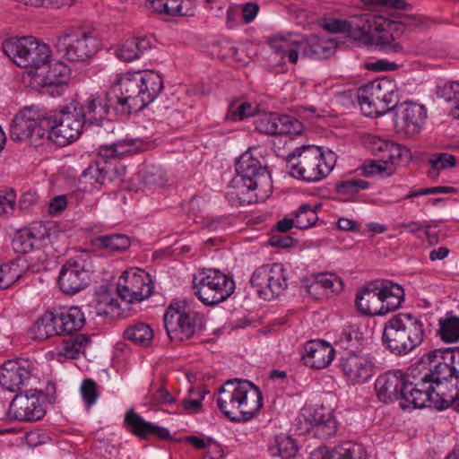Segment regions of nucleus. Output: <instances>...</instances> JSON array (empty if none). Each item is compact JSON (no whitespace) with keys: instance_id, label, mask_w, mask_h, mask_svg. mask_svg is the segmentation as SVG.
Listing matches in <instances>:
<instances>
[{"instance_id":"2","label":"nucleus","mask_w":459,"mask_h":459,"mask_svg":"<svg viewBox=\"0 0 459 459\" xmlns=\"http://www.w3.org/2000/svg\"><path fill=\"white\" fill-rule=\"evenodd\" d=\"M435 363L432 358H429V352L424 354L420 360L412 364L408 372L412 371L419 377V384L416 390L405 392L404 402H400L402 408H433L443 411L449 408L459 398V387L455 393L446 394L443 389L442 377L437 378L434 371Z\"/></svg>"},{"instance_id":"8","label":"nucleus","mask_w":459,"mask_h":459,"mask_svg":"<svg viewBox=\"0 0 459 459\" xmlns=\"http://www.w3.org/2000/svg\"><path fill=\"white\" fill-rule=\"evenodd\" d=\"M356 97L363 114L380 117L392 110L398 102L396 84L385 76L368 82L357 90Z\"/></svg>"},{"instance_id":"49","label":"nucleus","mask_w":459,"mask_h":459,"mask_svg":"<svg viewBox=\"0 0 459 459\" xmlns=\"http://www.w3.org/2000/svg\"><path fill=\"white\" fill-rule=\"evenodd\" d=\"M257 108L251 103L243 101L230 105L227 113V119L241 121L255 115Z\"/></svg>"},{"instance_id":"56","label":"nucleus","mask_w":459,"mask_h":459,"mask_svg":"<svg viewBox=\"0 0 459 459\" xmlns=\"http://www.w3.org/2000/svg\"><path fill=\"white\" fill-rule=\"evenodd\" d=\"M456 189L453 186H434L420 188L419 190L411 191L407 195V199H411L425 195H436V194H453L455 193Z\"/></svg>"},{"instance_id":"16","label":"nucleus","mask_w":459,"mask_h":459,"mask_svg":"<svg viewBox=\"0 0 459 459\" xmlns=\"http://www.w3.org/2000/svg\"><path fill=\"white\" fill-rule=\"evenodd\" d=\"M46 112L36 106L24 107L13 117L10 126V137L20 142L26 139L47 138V128L42 126Z\"/></svg>"},{"instance_id":"38","label":"nucleus","mask_w":459,"mask_h":459,"mask_svg":"<svg viewBox=\"0 0 459 459\" xmlns=\"http://www.w3.org/2000/svg\"><path fill=\"white\" fill-rule=\"evenodd\" d=\"M34 338L43 341L54 335H60L56 312H46L34 324Z\"/></svg>"},{"instance_id":"44","label":"nucleus","mask_w":459,"mask_h":459,"mask_svg":"<svg viewBox=\"0 0 459 459\" xmlns=\"http://www.w3.org/2000/svg\"><path fill=\"white\" fill-rule=\"evenodd\" d=\"M316 208V207H313L308 204H301L299 208L292 213V216L296 220V228L306 230L315 225L318 220Z\"/></svg>"},{"instance_id":"35","label":"nucleus","mask_w":459,"mask_h":459,"mask_svg":"<svg viewBox=\"0 0 459 459\" xmlns=\"http://www.w3.org/2000/svg\"><path fill=\"white\" fill-rule=\"evenodd\" d=\"M268 452L272 456L281 459H292L297 455L298 446L293 438L284 434L275 436L268 445Z\"/></svg>"},{"instance_id":"32","label":"nucleus","mask_w":459,"mask_h":459,"mask_svg":"<svg viewBox=\"0 0 459 459\" xmlns=\"http://www.w3.org/2000/svg\"><path fill=\"white\" fill-rule=\"evenodd\" d=\"M69 69L62 61H56L50 58L46 64V68L34 71L33 82L41 87L59 86L65 83V76Z\"/></svg>"},{"instance_id":"51","label":"nucleus","mask_w":459,"mask_h":459,"mask_svg":"<svg viewBox=\"0 0 459 459\" xmlns=\"http://www.w3.org/2000/svg\"><path fill=\"white\" fill-rule=\"evenodd\" d=\"M35 247H38L37 245L24 229L15 234L13 240V248L15 253L24 255L32 251Z\"/></svg>"},{"instance_id":"25","label":"nucleus","mask_w":459,"mask_h":459,"mask_svg":"<svg viewBox=\"0 0 459 459\" xmlns=\"http://www.w3.org/2000/svg\"><path fill=\"white\" fill-rule=\"evenodd\" d=\"M314 436L320 439L333 437L338 430V421L332 408L320 405L315 407L307 418Z\"/></svg>"},{"instance_id":"1","label":"nucleus","mask_w":459,"mask_h":459,"mask_svg":"<svg viewBox=\"0 0 459 459\" xmlns=\"http://www.w3.org/2000/svg\"><path fill=\"white\" fill-rule=\"evenodd\" d=\"M163 90V79L152 70L127 72L121 74L110 87L111 100L116 101L120 112L143 110Z\"/></svg>"},{"instance_id":"18","label":"nucleus","mask_w":459,"mask_h":459,"mask_svg":"<svg viewBox=\"0 0 459 459\" xmlns=\"http://www.w3.org/2000/svg\"><path fill=\"white\" fill-rule=\"evenodd\" d=\"M42 391L30 389L19 392L9 406L10 417L20 421L39 420L46 414Z\"/></svg>"},{"instance_id":"3","label":"nucleus","mask_w":459,"mask_h":459,"mask_svg":"<svg viewBox=\"0 0 459 459\" xmlns=\"http://www.w3.org/2000/svg\"><path fill=\"white\" fill-rule=\"evenodd\" d=\"M260 389L248 380L226 381L219 389L217 404L231 421L245 422L255 417L263 406Z\"/></svg>"},{"instance_id":"33","label":"nucleus","mask_w":459,"mask_h":459,"mask_svg":"<svg viewBox=\"0 0 459 459\" xmlns=\"http://www.w3.org/2000/svg\"><path fill=\"white\" fill-rule=\"evenodd\" d=\"M60 335H72L81 330L85 324V312L78 307L60 308L56 311Z\"/></svg>"},{"instance_id":"50","label":"nucleus","mask_w":459,"mask_h":459,"mask_svg":"<svg viewBox=\"0 0 459 459\" xmlns=\"http://www.w3.org/2000/svg\"><path fill=\"white\" fill-rule=\"evenodd\" d=\"M437 95L446 102L453 103L455 108L459 110V82H447L443 85H437Z\"/></svg>"},{"instance_id":"34","label":"nucleus","mask_w":459,"mask_h":459,"mask_svg":"<svg viewBox=\"0 0 459 459\" xmlns=\"http://www.w3.org/2000/svg\"><path fill=\"white\" fill-rule=\"evenodd\" d=\"M151 40L145 37H136L126 40L123 45L116 50V56L124 62H131L151 48Z\"/></svg>"},{"instance_id":"26","label":"nucleus","mask_w":459,"mask_h":459,"mask_svg":"<svg viewBox=\"0 0 459 459\" xmlns=\"http://www.w3.org/2000/svg\"><path fill=\"white\" fill-rule=\"evenodd\" d=\"M435 363V373L443 381L455 378L459 382V347L434 350L429 352Z\"/></svg>"},{"instance_id":"45","label":"nucleus","mask_w":459,"mask_h":459,"mask_svg":"<svg viewBox=\"0 0 459 459\" xmlns=\"http://www.w3.org/2000/svg\"><path fill=\"white\" fill-rule=\"evenodd\" d=\"M351 37L353 39H367L372 30L371 17L368 14L359 15L348 21Z\"/></svg>"},{"instance_id":"23","label":"nucleus","mask_w":459,"mask_h":459,"mask_svg":"<svg viewBox=\"0 0 459 459\" xmlns=\"http://www.w3.org/2000/svg\"><path fill=\"white\" fill-rule=\"evenodd\" d=\"M109 91L105 97L91 95L84 104L78 109L83 125L100 126L107 118L110 108L120 111L116 101L111 100Z\"/></svg>"},{"instance_id":"57","label":"nucleus","mask_w":459,"mask_h":459,"mask_svg":"<svg viewBox=\"0 0 459 459\" xmlns=\"http://www.w3.org/2000/svg\"><path fill=\"white\" fill-rule=\"evenodd\" d=\"M100 172L101 174L99 178L100 185H104L108 182H112L116 179H118L119 178L117 168L109 162H102Z\"/></svg>"},{"instance_id":"31","label":"nucleus","mask_w":459,"mask_h":459,"mask_svg":"<svg viewBox=\"0 0 459 459\" xmlns=\"http://www.w3.org/2000/svg\"><path fill=\"white\" fill-rule=\"evenodd\" d=\"M125 421L130 428V431L143 439H147L151 436H155L165 440L171 438L170 432L168 429L146 421L132 409L126 412Z\"/></svg>"},{"instance_id":"41","label":"nucleus","mask_w":459,"mask_h":459,"mask_svg":"<svg viewBox=\"0 0 459 459\" xmlns=\"http://www.w3.org/2000/svg\"><path fill=\"white\" fill-rule=\"evenodd\" d=\"M437 333L445 342L459 341V316L447 313L445 317L438 320Z\"/></svg>"},{"instance_id":"11","label":"nucleus","mask_w":459,"mask_h":459,"mask_svg":"<svg viewBox=\"0 0 459 459\" xmlns=\"http://www.w3.org/2000/svg\"><path fill=\"white\" fill-rule=\"evenodd\" d=\"M42 126L47 128V139L59 146L75 141L84 126L75 106L65 107L59 111L46 112Z\"/></svg>"},{"instance_id":"42","label":"nucleus","mask_w":459,"mask_h":459,"mask_svg":"<svg viewBox=\"0 0 459 459\" xmlns=\"http://www.w3.org/2000/svg\"><path fill=\"white\" fill-rule=\"evenodd\" d=\"M138 179L148 188L163 186L167 182L166 173L152 165L144 167L138 173Z\"/></svg>"},{"instance_id":"17","label":"nucleus","mask_w":459,"mask_h":459,"mask_svg":"<svg viewBox=\"0 0 459 459\" xmlns=\"http://www.w3.org/2000/svg\"><path fill=\"white\" fill-rule=\"evenodd\" d=\"M250 282L260 298L271 300L279 296L287 287L284 268L281 263L264 264L253 273Z\"/></svg>"},{"instance_id":"5","label":"nucleus","mask_w":459,"mask_h":459,"mask_svg":"<svg viewBox=\"0 0 459 459\" xmlns=\"http://www.w3.org/2000/svg\"><path fill=\"white\" fill-rule=\"evenodd\" d=\"M404 300V290L387 280H376L363 287L356 296L358 310L366 316H384L399 308Z\"/></svg>"},{"instance_id":"62","label":"nucleus","mask_w":459,"mask_h":459,"mask_svg":"<svg viewBox=\"0 0 459 459\" xmlns=\"http://www.w3.org/2000/svg\"><path fill=\"white\" fill-rule=\"evenodd\" d=\"M170 16H194L195 8H186L184 0H169Z\"/></svg>"},{"instance_id":"59","label":"nucleus","mask_w":459,"mask_h":459,"mask_svg":"<svg viewBox=\"0 0 459 459\" xmlns=\"http://www.w3.org/2000/svg\"><path fill=\"white\" fill-rule=\"evenodd\" d=\"M268 242L272 247L287 248L293 245L294 238L286 233L273 231Z\"/></svg>"},{"instance_id":"52","label":"nucleus","mask_w":459,"mask_h":459,"mask_svg":"<svg viewBox=\"0 0 459 459\" xmlns=\"http://www.w3.org/2000/svg\"><path fill=\"white\" fill-rule=\"evenodd\" d=\"M80 392L84 403L89 408L95 404L97 399L100 396L97 384L91 378H86L82 382Z\"/></svg>"},{"instance_id":"19","label":"nucleus","mask_w":459,"mask_h":459,"mask_svg":"<svg viewBox=\"0 0 459 459\" xmlns=\"http://www.w3.org/2000/svg\"><path fill=\"white\" fill-rule=\"evenodd\" d=\"M93 271L91 260H67L58 277L60 290L68 295L82 290L89 284Z\"/></svg>"},{"instance_id":"58","label":"nucleus","mask_w":459,"mask_h":459,"mask_svg":"<svg viewBox=\"0 0 459 459\" xmlns=\"http://www.w3.org/2000/svg\"><path fill=\"white\" fill-rule=\"evenodd\" d=\"M15 193L11 190L5 195H0V215H10L14 211L15 205Z\"/></svg>"},{"instance_id":"46","label":"nucleus","mask_w":459,"mask_h":459,"mask_svg":"<svg viewBox=\"0 0 459 459\" xmlns=\"http://www.w3.org/2000/svg\"><path fill=\"white\" fill-rule=\"evenodd\" d=\"M456 159L454 155L440 152L433 154L429 160L431 169L429 170V176L431 178H437L439 175L440 169H446L455 166Z\"/></svg>"},{"instance_id":"40","label":"nucleus","mask_w":459,"mask_h":459,"mask_svg":"<svg viewBox=\"0 0 459 459\" xmlns=\"http://www.w3.org/2000/svg\"><path fill=\"white\" fill-rule=\"evenodd\" d=\"M117 301L108 292L98 294L94 299L84 306V312L92 319L97 316H106L109 314V307H117Z\"/></svg>"},{"instance_id":"9","label":"nucleus","mask_w":459,"mask_h":459,"mask_svg":"<svg viewBox=\"0 0 459 459\" xmlns=\"http://www.w3.org/2000/svg\"><path fill=\"white\" fill-rule=\"evenodd\" d=\"M56 52L71 62L85 63L98 52L100 40L86 26H71L64 30L55 44Z\"/></svg>"},{"instance_id":"61","label":"nucleus","mask_w":459,"mask_h":459,"mask_svg":"<svg viewBox=\"0 0 459 459\" xmlns=\"http://www.w3.org/2000/svg\"><path fill=\"white\" fill-rule=\"evenodd\" d=\"M174 402V397L164 387H160L150 396V403L153 405L171 404Z\"/></svg>"},{"instance_id":"12","label":"nucleus","mask_w":459,"mask_h":459,"mask_svg":"<svg viewBox=\"0 0 459 459\" xmlns=\"http://www.w3.org/2000/svg\"><path fill=\"white\" fill-rule=\"evenodd\" d=\"M195 295L206 306L228 299L235 290L233 279L218 269H209L194 278Z\"/></svg>"},{"instance_id":"10","label":"nucleus","mask_w":459,"mask_h":459,"mask_svg":"<svg viewBox=\"0 0 459 459\" xmlns=\"http://www.w3.org/2000/svg\"><path fill=\"white\" fill-rule=\"evenodd\" d=\"M3 51L18 66L29 69L32 79L34 71L46 68L51 56L49 46L33 37L7 39L3 43Z\"/></svg>"},{"instance_id":"15","label":"nucleus","mask_w":459,"mask_h":459,"mask_svg":"<svg viewBox=\"0 0 459 459\" xmlns=\"http://www.w3.org/2000/svg\"><path fill=\"white\" fill-rule=\"evenodd\" d=\"M36 362L28 358L8 359L0 368V385L10 392H21L38 379Z\"/></svg>"},{"instance_id":"55","label":"nucleus","mask_w":459,"mask_h":459,"mask_svg":"<svg viewBox=\"0 0 459 459\" xmlns=\"http://www.w3.org/2000/svg\"><path fill=\"white\" fill-rule=\"evenodd\" d=\"M349 22L347 20L325 19L321 27L331 33H347L351 37Z\"/></svg>"},{"instance_id":"54","label":"nucleus","mask_w":459,"mask_h":459,"mask_svg":"<svg viewBox=\"0 0 459 459\" xmlns=\"http://www.w3.org/2000/svg\"><path fill=\"white\" fill-rule=\"evenodd\" d=\"M33 242L39 247L43 240L50 236V230L41 222H34L28 229H24Z\"/></svg>"},{"instance_id":"30","label":"nucleus","mask_w":459,"mask_h":459,"mask_svg":"<svg viewBox=\"0 0 459 459\" xmlns=\"http://www.w3.org/2000/svg\"><path fill=\"white\" fill-rule=\"evenodd\" d=\"M306 354L302 359L305 365L321 369L326 368L333 359L334 349L325 341L314 340L306 343Z\"/></svg>"},{"instance_id":"47","label":"nucleus","mask_w":459,"mask_h":459,"mask_svg":"<svg viewBox=\"0 0 459 459\" xmlns=\"http://www.w3.org/2000/svg\"><path fill=\"white\" fill-rule=\"evenodd\" d=\"M17 260H10L0 266V289L5 290L13 285L20 277Z\"/></svg>"},{"instance_id":"21","label":"nucleus","mask_w":459,"mask_h":459,"mask_svg":"<svg viewBox=\"0 0 459 459\" xmlns=\"http://www.w3.org/2000/svg\"><path fill=\"white\" fill-rule=\"evenodd\" d=\"M254 125L257 132L268 135H297L303 131L302 123L296 117L273 112L257 115Z\"/></svg>"},{"instance_id":"24","label":"nucleus","mask_w":459,"mask_h":459,"mask_svg":"<svg viewBox=\"0 0 459 459\" xmlns=\"http://www.w3.org/2000/svg\"><path fill=\"white\" fill-rule=\"evenodd\" d=\"M340 368L352 384L367 382L374 371L373 363L368 356L353 351H348L341 358Z\"/></svg>"},{"instance_id":"22","label":"nucleus","mask_w":459,"mask_h":459,"mask_svg":"<svg viewBox=\"0 0 459 459\" xmlns=\"http://www.w3.org/2000/svg\"><path fill=\"white\" fill-rule=\"evenodd\" d=\"M395 110V125L407 135L418 134L425 124L427 109L423 105L404 102L393 108Z\"/></svg>"},{"instance_id":"60","label":"nucleus","mask_w":459,"mask_h":459,"mask_svg":"<svg viewBox=\"0 0 459 459\" xmlns=\"http://www.w3.org/2000/svg\"><path fill=\"white\" fill-rule=\"evenodd\" d=\"M101 161L91 162L82 173L81 177L91 180V184H99V178L101 174Z\"/></svg>"},{"instance_id":"37","label":"nucleus","mask_w":459,"mask_h":459,"mask_svg":"<svg viewBox=\"0 0 459 459\" xmlns=\"http://www.w3.org/2000/svg\"><path fill=\"white\" fill-rule=\"evenodd\" d=\"M316 459H365L361 446L344 442L336 446L326 456L322 452L314 455Z\"/></svg>"},{"instance_id":"29","label":"nucleus","mask_w":459,"mask_h":459,"mask_svg":"<svg viewBox=\"0 0 459 459\" xmlns=\"http://www.w3.org/2000/svg\"><path fill=\"white\" fill-rule=\"evenodd\" d=\"M301 40L302 34L275 35L269 39V46L281 58H287L290 64H297L299 57H303Z\"/></svg>"},{"instance_id":"20","label":"nucleus","mask_w":459,"mask_h":459,"mask_svg":"<svg viewBox=\"0 0 459 459\" xmlns=\"http://www.w3.org/2000/svg\"><path fill=\"white\" fill-rule=\"evenodd\" d=\"M152 290L149 275L137 268L124 272L117 286L118 296L127 303L143 301L151 296Z\"/></svg>"},{"instance_id":"14","label":"nucleus","mask_w":459,"mask_h":459,"mask_svg":"<svg viewBox=\"0 0 459 459\" xmlns=\"http://www.w3.org/2000/svg\"><path fill=\"white\" fill-rule=\"evenodd\" d=\"M420 378V376H415L413 370L407 373L402 370L388 371L379 376L375 382L377 396L385 403L396 400L404 402L405 392L415 391Z\"/></svg>"},{"instance_id":"39","label":"nucleus","mask_w":459,"mask_h":459,"mask_svg":"<svg viewBox=\"0 0 459 459\" xmlns=\"http://www.w3.org/2000/svg\"><path fill=\"white\" fill-rule=\"evenodd\" d=\"M124 338L136 345L148 346L153 339V330L146 323L138 322L125 330Z\"/></svg>"},{"instance_id":"13","label":"nucleus","mask_w":459,"mask_h":459,"mask_svg":"<svg viewBox=\"0 0 459 459\" xmlns=\"http://www.w3.org/2000/svg\"><path fill=\"white\" fill-rule=\"evenodd\" d=\"M170 305L164 315V327L172 342L190 339L196 332L204 328V316L184 306Z\"/></svg>"},{"instance_id":"53","label":"nucleus","mask_w":459,"mask_h":459,"mask_svg":"<svg viewBox=\"0 0 459 459\" xmlns=\"http://www.w3.org/2000/svg\"><path fill=\"white\" fill-rule=\"evenodd\" d=\"M395 162L392 161H382L381 159H379L377 161H372L370 164L364 166L363 168V173L366 176H372V175H384L390 176L394 171V165Z\"/></svg>"},{"instance_id":"64","label":"nucleus","mask_w":459,"mask_h":459,"mask_svg":"<svg viewBox=\"0 0 459 459\" xmlns=\"http://www.w3.org/2000/svg\"><path fill=\"white\" fill-rule=\"evenodd\" d=\"M239 7L238 5H231L226 12V27L229 30H233L239 25Z\"/></svg>"},{"instance_id":"6","label":"nucleus","mask_w":459,"mask_h":459,"mask_svg":"<svg viewBox=\"0 0 459 459\" xmlns=\"http://www.w3.org/2000/svg\"><path fill=\"white\" fill-rule=\"evenodd\" d=\"M235 170L237 175L232 180L233 186L238 188V194L249 195L243 202H255L257 194L254 192L271 186L266 165L257 149H248L242 153L235 163Z\"/></svg>"},{"instance_id":"48","label":"nucleus","mask_w":459,"mask_h":459,"mask_svg":"<svg viewBox=\"0 0 459 459\" xmlns=\"http://www.w3.org/2000/svg\"><path fill=\"white\" fill-rule=\"evenodd\" d=\"M369 184L368 181L360 179L349 178L342 180L338 181L335 184V191L339 195H352L357 194L360 190H364L368 188Z\"/></svg>"},{"instance_id":"27","label":"nucleus","mask_w":459,"mask_h":459,"mask_svg":"<svg viewBox=\"0 0 459 459\" xmlns=\"http://www.w3.org/2000/svg\"><path fill=\"white\" fill-rule=\"evenodd\" d=\"M301 47H303L304 58L324 60L334 55L338 42L333 38L315 34L307 37L302 35Z\"/></svg>"},{"instance_id":"36","label":"nucleus","mask_w":459,"mask_h":459,"mask_svg":"<svg viewBox=\"0 0 459 459\" xmlns=\"http://www.w3.org/2000/svg\"><path fill=\"white\" fill-rule=\"evenodd\" d=\"M89 341V337L85 334L70 335L59 346L56 347L55 353L57 357L75 359L80 353L83 352Z\"/></svg>"},{"instance_id":"7","label":"nucleus","mask_w":459,"mask_h":459,"mask_svg":"<svg viewBox=\"0 0 459 459\" xmlns=\"http://www.w3.org/2000/svg\"><path fill=\"white\" fill-rule=\"evenodd\" d=\"M336 159V154L330 150L324 152L321 147L305 145L299 150L297 159L293 153L288 160L290 174L298 179L316 182L333 170Z\"/></svg>"},{"instance_id":"4","label":"nucleus","mask_w":459,"mask_h":459,"mask_svg":"<svg viewBox=\"0 0 459 459\" xmlns=\"http://www.w3.org/2000/svg\"><path fill=\"white\" fill-rule=\"evenodd\" d=\"M425 334V325L420 316L398 313L385 323L382 342L391 353L404 356L421 345Z\"/></svg>"},{"instance_id":"63","label":"nucleus","mask_w":459,"mask_h":459,"mask_svg":"<svg viewBox=\"0 0 459 459\" xmlns=\"http://www.w3.org/2000/svg\"><path fill=\"white\" fill-rule=\"evenodd\" d=\"M364 4L384 6L387 8H394L404 10L407 6L405 0H359Z\"/></svg>"},{"instance_id":"28","label":"nucleus","mask_w":459,"mask_h":459,"mask_svg":"<svg viewBox=\"0 0 459 459\" xmlns=\"http://www.w3.org/2000/svg\"><path fill=\"white\" fill-rule=\"evenodd\" d=\"M364 146L382 161L396 162L408 150L402 145L374 134L363 137Z\"/></svg>"},{"instance_id":"43","label":"nucleus","mask_w":459,"mask_h":459,"mask_svg":"<svg viewBox=\"0 0 459 459\" xmlns=\"http://www.w3.org/2000/svg\"><path fill=\"white\" fill-rule=\"evenodd\" d=\"M99 246L110 252H123L131 246V239L125 234H109L97 238Z\"/></svg>"}]
</instances>
